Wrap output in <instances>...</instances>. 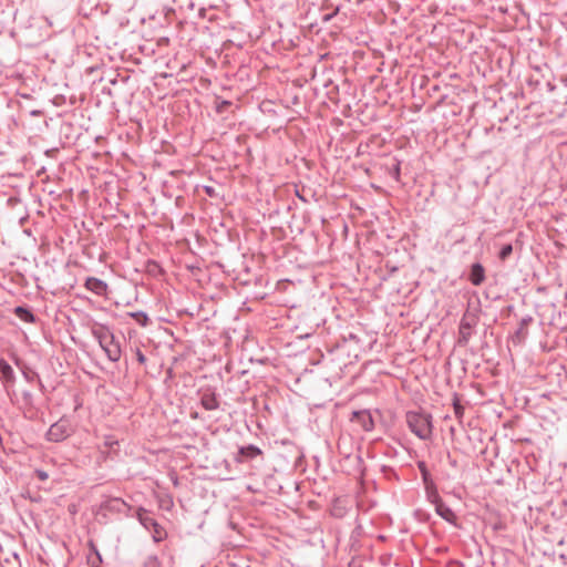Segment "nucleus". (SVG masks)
Returning a JSON list of instances; mask_svg holds the SVG:
<instances>
[{"mask_svg":"<svg viewBox=\"0 0 567 567\" xmlns=\"http://www.w3.org/2000/svg\"><path fill=\"white\" fill-rule=\"evenodd\" d=\"M406 423L412 433L421 440H430L432 436V416L424 412H406Z\"/></svg>","mask_w":567,"mask_h":567,"instance_id":"f257e3e1","label":"nucleus"},{"mask_svg":"<svg viewBox=\"0 0 567 567\" xmlns=\"http://www.w3.org/2000/svg\"><path fill=\"white\" fill-rule=\"evenodd\" d=\"M93 337L97 340L100 347L105 352L107 359L117 362L121 358V347L115 340L113 332L107 327H101L92 331Z\"/></svg>","mask_w":567,"mask_h":567,"instance_id":"f03ea898","label":"nucleus"},{"mask_svg":"<svg viewBox=\"0 0 567 567\" xmlns=\"http://www.w3.org/2000/svg\"><path fill=\"white\" fill-rule=\"evenodd\" d=\"M136 516L141 525L147 530H152V537L155 543L161 542L166 535L165 530L162 526L156 522V519L151 515L148 511L143 507H140L136 512Z\"/></svg>","mask_w":567,"mask_h":567,"instance_id":"7ed1b4c3","label":"nucleus"},{"mask_svg":"<svg viewBox=\"0 0 567 567\" xmlns=\"http://www.w3.org/2000/svg\"><path fill=\"white\" fill-rule=\"evenodd\" d=\"M73 430L71 427V423L68 419L61 417L59 421L53 423L48 432L45 433V439L49 442H62L66 440L71 434Z\"/></svg>","mask_w":567,"mask_h":567,"instance_id":"20e7f679","label":"nucleus"},{"mask_svg":"<svg viewBox=\"0 0 567 567\" xmlns=\"http://www.w3.org/2000/svg\"><path fill=\"white\" fill-rule=\"evenodd\" d=\"M477 321L478 319L475 315H472L470 312H465L463 315L458 326V346L465 347L470 342L473 336L474 328L477 324Z\"/></svg>","mask_w":567,"mask_h":567,"instance_id":"39448f33","label":"nucleus"},{"mask_svg":"<svg viewBox=\"0 0 567 567\" xmlns=\"http://www.w3.org/2000/svg\"><path fill=\"white\" fill-rule=\"evenodd\" d=\"M131 506L120 497H106L100 504V512L112 514H127Z\"/></svg>","mask_w":567,"mask_h":567,"instance_id":"423d86ee","label":"nucleus"},{"mask_svg":"<svg viewBox=\"0 0 567 567\" xmlns=\"http://www.w3.org/2000/svg\"><path fill=\"white\" fill-rule=\"evenodd\" d=\"M199 396H200V405L206 411H215V410L219 409V400H218V395H217L215 389H213V388L202 389L199 391Z\"/></svg>","mask_w":567,"mask_h":567,"instance_id":"0eeeda50","label":"nucleus"},{"mask_svg":"<svg viewBox=\"0 0 567 567\" xmlns=\"http://www.w3.org/2000/svg\"><path fill=\"white\" fill-rule=\"evenodd\" d=\"M350 421L359 424L365 432L374 429V421L369 410L353 411Z\"/></svg>","mask_w":567,"mask_h":567,"instance_id":"6e6552de","label":"nucleus"},{"mask_svg":"<svg viewBox=\"0 0 567 567\" xmlns=\"http://www.w3.org/2000/svg\"><path fill=\"white\" fill-rule=\"evenodd\" d=\"M16 373L12 367L3 359H0V381L2 385L9 391L16 383Z\"/></svg>","mask_w":567,"mask_h":567,"instance_id":"1a4fd4ad","label":"nucleus"},{"mask_svg":"<svg viewBox=\"0 0 567 567\" xmlns=\"http://www.w3.org/2000/svg\"><path fill=\"white\" fill-rule=\"evenodd\" d=\"M261 450L254 444L240 446L237 455L235 456V461L241 463L245 461L254 460L257 456L261 455Z\"/></svg>","mask_w":567,"mask_h":567,"instance_id":"9d476101","label":"nucleus"},{"mask_svg":"<svg viewBox=\"0 0 567 567\" xmlns=\"http://www.w3.org/2000/svg\"><path fill=\"white\" fill-rule=\"evenodd\" d=\"M84 286L87 290L97 296H103L107 291V284L95 277L86 278Z\"/></svg>","mask_w":567,"mask_h":567,"instance_id":"9b49d317","label":"nucleus"},{"mask_svg":"<svg viewBox=\"0 0 567 567\" xmlns=\"http://www.w3.org/2000/svg\"><path fill=\"white\" fill-rule=\"evenodd\" d=\"M435 506V513L445 522L456 526V515L443 501L439 502Z\"/></svg>","mask_w":567,"mask_h":567,"instance_id":"f8f14e48","label":"nucleus"},{"mask_svg":"<svg viewBox=\"0 0 567 567\" xmlns=\"http://www.w3.org/2000/svg\"><path fill=\"white\" fill-rule=\"evenodd\" d=\"M468 279L474 286L483 284L485 280V269L481 262H475L471 266Z\"/></svg>","mask_w":567,"mask_h":567,"instance_id":"ddd939ff","label":"nucleus"},{"mask_svg":"<svg viewBox=\"0 0 567 567\" xmlns=\"http://www.w3.org/2000/svg\"><path fill=\"white\" fill-rule=\"evenodd\" d=\"M14 315L22 321L28 323H34L37 318L33 312L23 306H17L13 310Z\"/></svg>","mask_w":567,"mask_h":567,"instance_id":"4468645a","label":"nucleus"},{"mask_svg":"<svg viewBox=\"0 0 567 567\" xmlns=\"http://www.w3.org/2000/svg\"><path fill=\"white\" fill-rule=\"evenodd\" d=\"M424 489H425L426 499L430 503H432L433 505H435V504H437L439 502L442 501V498H441V496L439 494L436 484L434 482L425 484L424 485Z\"/></svg>","mask_w":567,"mask_h":567,"instance_id":"2eb2a0df","label":"nucleus"},{"mask_svg":"<svg viewBox=\"0 0 567 567\" xmlns=\"http://www.w3.org/2000/svg\"><path fill=\"white\" fill-rule=\"evenodd\" d=\"M21 371H22L23 379L29 383L34 382V381L39 380V378H40L38 372L31 370L30 368H28L25 365L21 367Z\"/></svg>","mask_w":567,"mask_h":567,"instance_id":"dca6fc26","label":"nucleus"},{"mask_svg":"<svg viewBox=\"0 0 567 567\" xmlns=\"http://www.w3.org/2000/svg\"><path fill=\"white\" fill-rule=\"evenodd\" d=\"M128 315H130V317L135 319L140 326L146 327L148 324L150 319H148V316L146 315V312L135 311V312H130Z\"/></svg>","mask_w":567,"mask_h":567,"instance_id":"f3484780","label":"nucleus"},{"mask_svg":"<svg viewBox=\"0 0 567 567\" xmlns=\"http://www.w3.org/2000/svg\"><path fill=\"white\" fill-rule=\"evenodd\" d=\"M417 467L420 470V473H421L422 481H423L424 485L429 484L431 482H434L432 476H431L430 471L427 470V466H426L425 462H419L417 463Z\"/></svg>","mask_w":567,"mask_h":567,"instance_id":"a211bd4d","label":"nucleus"},{"mask_svg":"<svg viewBox=\"0 0 567 567\" xmlns=\"http://www.w3.org/2000/svg\"><path fill=\"white\" fill-rule=\"evenodd\" d=\"M513 252V245L512 244H505L503 245V247L501 248L499 252H498V258L502 260V261H505Z\"/></svg>","mask_w":567,"mask_h":567,"instance_id":"6ab92c4d","label":"nucleus"},{"mask_svg":"<svg viewBox=\"0 0 567 567\" xmlns=\"http://www.w3.org/2000/svg\"><path fill=\"white\" fill-rule=\"evenodd\" d=\"M161 563L156 555L148 556L144 561V567H159Z\"/></svg>","mask_w":567,"mask_h":567,"instance_id":"aec40b11","label":"nucleus"},{"mask_svg":"<svg viewBox=\"0 0 567 567\" xmlns=\"http://www.w3.org/2000/svg\"><path fill=\"white\" fill-rule=\"evenodd\" d=\"M118 445V441L113 435H107L104 437V446L114 450Z\"/></svg>","mask_w":567,"mask_h":567,"instance_id":"412c9836","label":"nucleus"},{"mask_svg":"<svg viewBox=\"0 0 567 567\" xmlns=\"http://www.w3.org/2000/svg\"><path fill=\"white\" fill-rule=\"evenodd\" d=\"M400 174H401V164H400V162H396L391 169V175L395 181H399Z\"/></svg>","mask_w":567,"mask_h":567,"instance_id":"4be33fe9","label":"nucleus"},{"mask_svg":"<svg viewBox=\"0 0 567 567\" xmlns=\"http://www.w3.org/2000/svg\"><path fill=\"white\" fill-rule=\"evenodd\" d=\"M453 406H454V412H455L456 416L461 417L463 415V412H464V409L461 405V403L458 401H455L453 403Z\"/></svg>","mask_w":567,"mask_h":567,"instance_id":"5701e85b","label":"nucleus"},{"mask_svg":"<svg viewBox=\"0 0 567 567\" xmlns=\"http://www.w3.org/2000/svg\"><path fill=\"white\" fill-rule=\"evenodd\" d=\"M135 355H136V360L141 364H144L146 362V357L144 355V353L138 348L135 349Z\"/></svg>","mask_w":567,"mask_h":567,"instance_id":"b1692460","label":"nucleus"},{"mask_svg":"<svg viewBox=\"0 0 567 567\" xmlns=\"http://www.w3.org/2000/svg\"><path fill=\"white\" fill-rule=\"evenodd\" d=\"M35 475L40 480V481H47L49 478V475L45 471L43 470H35Z\"/></svg>","mask_w":567,"mask_h":567,"instance_id":"393cba45","label":"nucleus"},{"mask_svg":"<svg viewBox=\"0 0 567 567\" xmlns=\"http://www.w3.org/2000/svg\"><path fill=\"white\" fill-rule=\"evenodd\" d=\"M338 12H339V8H336L331 13L323 14L322 16V21L323 22L330 21Z\"/></svg>","mask_w":567,"mask_h":567,"instance_id":"a878e982","label":"nucleus"},{"mask_svg":"<svg viewBox=\"0 0 567 567\" xmlns=\"http://www.w3.org/2000/svg\"><path fill=\"white\" fill-rule=\"evenodd\" d=\"M204 190L205 193L209 196V197H216L217 194L215 192V188L213 186H204Z\"/></svg>","mask_w":567,"mask_h":567,"instance_id":"bb28decb","label":"nucleus"},{"mask_svg":"<svg viewBox=\"0 0 567 567\" xmlns=\"http://www.w3.org/2000/svg\"><path fill=\"white\" fill-rule=\"evenodd\" d=\"M22 396L27 404L32 403V393L30 391H23Z\"/></svg>","mask_w":567,"mask_h":567,"instance_id":"cd10ccee","label":"nucleus"},{"mask_svg":"<svg viewBox=\"0 0 567 567\" xmlns=\"http://www.w3.org/2000/svg\"><path fill=\"white\" fill-rule=\"evenodd\" d=\"M37 382H38V385H39L40 391H41V392H44V391H45V386H44V384H43V382L41 381V379H40V378H39V380H37Z\"/></svg>","mask_w":567,"mask_h":567,"instance_id":"c85d7f7f","label":"nucleus"},{"mask_svg":"<svg viewBox=\"0 0 567 567\" xmlns=\"http://www.w3.org/2000/svg\"><path fill=\"white\" fill-rule=\"evenodd\" d=\"M151 265H153L154 267L158 268V265L155 261H152Z\"/></svg>","mask_w":567,"mask_h":567,"instance_id":"c756f323","label":"nucleus"}]
</instances>
